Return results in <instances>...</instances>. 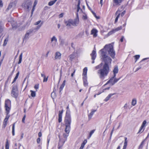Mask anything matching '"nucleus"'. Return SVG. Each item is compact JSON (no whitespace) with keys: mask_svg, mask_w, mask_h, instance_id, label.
Returning <instances> with one entry per match:
<instances>
[{"mask_svg":"<svg viewBox=\"0 0 149 149\" xmlns=\"http://www.w3.org/2000/svg\"><path fill=\"white\" fill-rule=\"evenodd\" d=\"M19 74V72H18L16 74V76L15 77V79H17V78L18 77Z\"/></svg>","mask_w":149,"mask_h":149,"instance_id":"55","label":"nucleus"},{"mask_svg":"<svg viewBox=\"0 0 149 149\" xmlns=\"http://www.w3.org/2000/svg\"><path fill=\"white\" fill-rule=\"evenodd\" d=\"M144 128L141 126L138 133H142L144 131Z\"/></svg>","mask_w":149,"mask_h":149,"instance_id":"32","label":"nucleus"},{"mask_svg":"<svg viewBox=\"0 0 149 149\" xmlns=\"http://www.w3.org/2000/svg\"><path fill=\"white\" fill-rule=\"evenodd\" d=\"M134 57L136 59V61H135V62H136L137 61V60L139 58V57H140V55H136L134 56Z\"/></svg>","mask_w":149,"mask_h":149,"instance_id":"44","label":"nucleus"},{"mask_svg":"<svg viewBox=\"0 0 149 149\" xmlns=\"http://www.w3.org/2000/svg\"><path fill=\"white\" fill-rule=\"evenodd\" d=\"M39 88V86L38 85H36L34 86V88L36 89V90L38 89Z\"/></svg>","mask_w":149,"mask_h":149,"instance_id":"58","label":"nucleus"},{"mask_svg":"<svg viewBox=\"0 0 149 149\" xmlns=\"http://www.w3.org/2000/svg\"><path fill=\"white\" fill-rule=\"evenodd\" d=\"M84 143H82L79 149H83L84 148Z\"/></svg>","mask_w":149,"mask_h":149,"instance_id":"48","label":"nucleus"},{"mask_svg":"<svg viewBox=\"0 0 149 149\" xmlns=\"http://www.w3.org/2000/svg\"><path fill=\"white\" fill-rule=\"evenodd\" d=\"M59 41L60 42V45L61 46H63L65 43L64 39L60 38H59Z\"/></svg>","mask_w":149,"mask_h":149,"instance_id":"24","label":"nucleus"},{"mask_svg":"<svg viewBox=\"0 0 149 149\" xmlns=\"http://www.w3.org/2000/svg\"><path fill=\"white\" fill-rule=\"evenodd\" d=\"M19 74V72H18L16 74V76L15 77V79H17V78L18 77Z\"/></svg>","mask_w":149,"mask_h":149,"instance_id":"53","label":"nucleus"},{"mask_svg":"<svg viewBox=\"0 0 149 149\" xmlns=\"http://www.w3.org/2000/svg\"><path fill=\"white\" fill-rule=\"evenodd\" d=\"M11 95L12 97L15 98H17L18 96V91L16 85H13L11 92Z\"/></svg>","mask_w":149,"mask_h":149,"instance_id":"4","label":"nucleus"},{"mask_svg":"<svg viewBox=\"0 0 149 149\" xmlns=\"http://www.w3.org/2000/svg\"><path fill=\"white\" fill-rule=\"evenodd\" d=\"M63 15H64L63 13H61V14H60L59 15V18H61L63 16Z\"/></svg>","mask_w":149,"mask_h":149,"instance_id":"51","label":"nucleus"},{"mask_svg":"<svg viewBox=\"0 0 149 149\" xmlns=\"http://www.w3.org/2000/svg\"><path fill=\"white\" fill-rule=\"evenodd\" d=\"M57 0H54V1H51L49 2V3H48V5L49 6H52L56 2Z\"/></svg>","mask_w":149,"mask_h":149,"instance_id":"27","label":"nucleus"},{"mask_svg":"<svg viewBox=\"0 0 149 149\" xmlns=\"http://www.w3.org/2000/svg\"><path fill=\"white\" fill-rule=\"evenodd\" d=\"M125 142L124 143V146L123 147L126 148L127 145V137H125Z\"/></svg>","mask_w":149,"mask_h":149,"instance_id":"36","label":"nucleus"},{"mask_svg":"<svg viewBox=\"0 0 149 149\" xmlns=\"http://www.w3.org/2000/svg\"><path fill=\"white\" fill-rule=\"evenodd\" d=\"M75 71H76V70H75L71 74V77H73V75H74V73H75Z\"/></svg>","mask_w":149,"mask_h":149,"instance_id":"63","label":"nucleus"},{"mask_svg":"<svg viewBox=\"0 0 149 149\" xmlns=\"http://www.w3.org/2000/svg\"><path fill=\"white\" fill-rule=\"evenodd\" d=\"M84 35V33H80L79 35V36L80 37H82V36H83Z\"/></svg>","mask_w":149,"mask_h":149,"instance_id":"49","label":"nucleus"},{"mask_svg":"<svg viewBox=\"0 0 149 149\" xmlns=\"http://www.w3.org/2000/svg\"><path fill=\"white\" fill-rule=\"evenodd\" d=\"M80 0H79L78 1V3L77 5V12H79V10H81L80 9Z\"/></svg>","mask_w":149,"mask_h":149,"instance_id":"29","label":"nucleus"},{"mask_svg":"<svg viewBox=\"0 0 149 149\" xmlns=\"http://www.w3.org/2000/svg\"><path fill=\"white\" fill-rule=\"evenodd\" d=\"M114 93L113 94H110L108 95L105 98V99L104 100V101H105L106 102L110 98V97H111L113 95H114Z\"/></svg>","mask_w":149,"mask_h":149,"instance_id":"25","label":"nucleus"},{"mask_svg":"<svg viewBox=\"0 0 149 149\" xmlns=\"http://www.w3.org/2000/svg\"><path fill=\"white\" fill-rule=\"evenodd\" d=\"M91 59L93 60L92 63H94V60L95 59L96 56V54L95 49H94V50L92 51V53L91 54Z\"/></svg>","mask_w":149,"mask_h":149,"instance_id":"11","label":"nucleus"},{"mask_svg":"<svg viewBox=\"0 0 149 149\" xmlns=\"http://www.w3.org/2000/svg\"><path fill=\"white\" fill-rule=\"evenodd\" d=\"M6 149H9V143L8 139H6Z\"/></svg>","mask_w":149,"mask_h":149,"instance_id":"35","label":"nucleus"},{"mask_svg":"<svg viewBox=\"0 0 149 149\" xmlns=\"http://www.w3.org/2000/svg\"><path fill=\"white\" fill-rule=\"evenodd\" d=\"M90 10L91 11L93 15L96 19H99L100 17L99 16H97L96 14L94 13V12L92 10Z\"/></svg>","mask_w":149,"mask_h":149,"instance_id":"38","label":"nucleus"},{"mask_svg":"<svg viewBox=\"0 0 149 149\" xmlns=\"http://www.w3.org/2000/svg\"><path fill=\"white\" fill-rule=\"evenodd\" d=\"M11 102L9 99L6 100L5 101V107L6 111H10L11 108Z\"/></svg>","mask_w":149,"mask_h":149,"instance_id":"8","label":"nucleus"},{"mask_svg":"<svg viewBox=\"0 0 149 149\" xmlns=\"http://www.w3.org/2000/svg\"><path fill=\"white\" fill-rule=\"evenodd\" d=\"M115 77H114V76H113L110 79V80L107 81V82L105 84V85L107 84L108 83H110L111 84V85H114V84H113V83L114 82V78H115Z\"/></svg>","mask_w":149,"mask_h":149,"instance_id":"22","label":"nucleus"},{"mask_svg":"<svg viewBox=\"0 0 149 149\" xmlns=\"http://www.w3.org/2000/svg\"><path fill=\"white\" fill-rule=\"evenodd\" d=\"M26 115H25L22 119V122L23 123H25L24 121H25V119L26 118Z\"/></svg>","mask_w":149,"mask_h":149,"instance_id":"47","label":"nucleus"},{"mask_svg":"<svg viewBox=\"0 0 149 149\" xmlns=\"http://www.w3.org/2000/svg\"><path fill=\"white\" fill-rule=\"evenodd\" d=\"M44 79L43 80V81L44 82H46L47 80V78H46V77H45L43 78Z\"/></svg>","mask_w":149,"mask_h":149,"instance_id":"56","label":"nucleus"},{"mask_svg":"<svg viewBox=\"0 0 149 149\" xmlns=\"http://www.w3.org/2000/svg\"><path fill=\"white\" fill-rule=\"evenodd\" d=\"M40 141V138H38L37 139V142L38 143H39Z\"/></svg>","mask_w":149,"mask_h":149,"instance_id":"50","label":"nucleus"},{"mask_svg":"<svg viewBox=\"0 0 149 149\" xmlns=\"http://www.w3.org/2000/svg\"><path fill=\"white\" fill-rule=\"evenodd\" d=\"M32 2L29 1H26L22 4V6L25 9L28 10H30L31 8Z\"/></svg>","mask_w":149,"mask_h":149,"instance_id":"6","label":"nucleus"},{"mask_svg":"<svg viewBox=\"0 0 149 149\" xmlns=\"http://www.w3.org/2000/svg\"><path fill=\"white\" fill-rule=\"evenodd\" d=\"M97 30L95 29H93L91 31V34L93 35V36L94 37H96L97 34Z\"/></svg>","mask_w":149,"mask_h":149,"instance_id":"20","label":"nucleus"},{"mask_svg":"<svg viewBox=\"0 0 149 149\" xmlns=\"http://www.w3.org/2000/svg\"><path fill=\"white\" fill-rule=\"evenodd\" d=\"M30 91L31 92V96L33 97H35L36 95L35 92L32 90H30Z\"/></svg>","mask_w":149,"mask_h":149,"instance_id":"33","label":"nucleus"},{"mask_svg":"<svg viewBox=\"0 0 149 149\" xmlns=\"http://www.w3.org/2000/svg\"><path fill=\"white\" fill-rule=\"evenodd\" d=\"M61 54L59 52H57L55 53L54 58L55 59H59L61 58Z\"/></svg>","mask_w":149,"mask_h":149,"instance_id":"18","label":"nucleus"},{"mask_svg":"<svg viewBox=\"0 0 149 149\" xmlns=\"http://www.w3.org/2000/svg\"><path fill=\"white\" fill-rule=\"evenodd\" d=\"M75 57L74 54H72L69 56L70 59L71 60L73 59Z\"/></svg>","mask_w":149,"mask_h":149,"instance_id":"34","label":"nucleus"},{"mask_svg":"<svg viewBox=\"0 0 149 149\" xmlns=\"http://www.w3.org/2000/svg\"><path fill=\"white\" fill-rule=\"evenodd\" d=\"M136 99H133L132 100V104L134 106L136 104Z\"/></svg>","mask_w":149,"mask_h":149,"instance_id":"37","label":"nucleus"},{"mask_svg":"<svg viewBox=\"0 0 149 149\" xmlns=\"http://www.w3.org/2000/svg\"><path fill=\"white\" fill-rule=\"evenodd\" d=\"M124 39V37L123 36H122L121 39H120V41L122 42L123 41V39Z\"/></svg>","mask_w":149,"mask_h":149,"instance_id":"61","label":"nucleus"},{"mask_svg":"<svg viewBox=\"0 0 149 149\" xmlns=\"http://www.w3.org/2000/svg\"><path fill=\"white\" fill-rule=\"evenodd\" d=\"M22 53H21L20 54V55L19 56V61L18 62V64H19L21 63L22 61Z\"/></svg>","mask_w":149,"mask_h":149,"instance_id":"31","label":"nucleus"},{"mask_svg":"<svg viewBox=\"0 0 149 149\" xmlns=\"http://www.w3.org/2000/svg\"><path fill=\"white\" fill-rule=\"evenodd\" d=\"M7 125V123L6 122H3V126L4 128H5Z\"/></svg>","mask_w":149,"mask_h":149,"instance_id":"57","label":"nucleus"},{"mask_svg":"<svg viewBox=\"0 0 149 149\" xmlns=\"http://www.w3.org/2000/svg\"><path fill=\"white\" fill-rule=\"evenodd\" d=\"M113 3L116 6H119L122 2V0H113Z\"/></svg>","mask_w":149,"mask_h":149,"instance_id":"17","label":"nucleus"},{"mask_svg":"<svg viewBox=\"0 0 149 149\" xmlns=\"http://www.w3.org/2000/svg\"><path fill=\"white\" fill-rule=\"evenodd\" d=\"M38 135L39 137H40L42 136V134L41 132H39L38 133Z\"/></svg>","mask_w":149,"mask_h":149,"instance_id":"64","label":"nucleus"},{"mask_svg":"<svg viewBox=\"0 0 149 149\" xmlns=\"http://www.w3.org/2000/svg\"><path fill=\"white\" fill-rule=\"evenodd\" d=\"M43 24V22L41 20H39L38 21L36 22L34 24V25L38 26L35 29L38 30L41 27L42 25Z\"/></svg>","mask_w":149,"mask_h":149,"instance_id":"12","label":"nucleus"},{"mask_svg":"<svg viewBox=\"0 0 149 149\" xmlns=\"http://www.w3.org/2000/svg\"><path fill=\"white\" fill-rule=\"evenodd\" d=\"M68 136V134L67 133H64L63 134V136L66 139H67Z\"/></svg>","mask_w":149,"mask_h":149,"instance_id":"45","label":"nucleus"},{"mask_svg":"<svg viewBox=\"0 0 149 149\" xmlns=\"http://www.w3.org/2000/svg\"><path fill=\"white\" fill-rule=\"evenodd\" d=\"M57 41V40L56 36H53L51 39V42L52 43V47H54L56 46Z\"/></svg>","mask_w":149,"mask_h":149,"instance_id":"10","label":"nucleus"},{"mask_svg":"<svg viewBox=\"0 0 149 149\" xmlns=\"http://www.w3.org/2000/svg\"><path fill=\"white\" fill-rule=\"evenodd\" d=\"M13 28L14 29H18V31H22L24 30L25 28V26H20L18 25L16 23L15 24L12 23L11 24Z\"/></svg>","mask_w":149,"mask_h":149,"instance_id":"7","label":"nucleus"},{"mask_svg":"<svg viewBox=\"0 0 149 149\" xmlns=\"http://www.w3.org/2000/svg\"><path fill=\"white\" fill-rule=\"evenodd\" d=\"M127 103L125 104V105H124V106L123 107L125 109H126L127 108Z\"/></svg>","mask_w":149,"mask_h":149,"instance_id":"62","label":"nucleus"},{"mask_svg":"<svg viewBox=\"0 0 149 149\" xmlns=\"http://www.w3.org/2000/svg\"><path fill=\"white\" fill-rule=\"evenodd\" d=\"M64 122L65 125H70L71 123V119L70 110H68L66 111Z\"/></svg>","mask_w":149,"mask_h":149,"instance_id":"3","label":"nucleus"},{"mask_svg":"<svg viewBox=\"0 0 149 149\" xmlns=\"http://www.w3.org/2000/svg\"><path fill=\"white\" fill-rule=\"evenodd\" d=\"M96 111L97 110L96 109H92L91 110V112L88 115V119L89 120L91 119L95 112H96Z\"/></svg>","mask_w":149,"mask_h":149,"instance_id":"15","label":"nucleus"},{"mask_svg":"<svg viewBox=\"0 0 149 149\" xmlns=\"http://www.w3.org/2000/svg\"><path fill=\"white\" fill-rule=\"evenodd\" d=\"M118 67L117 66L115 67L113 70V72L114 74V77H116V74L118 72Z\"/></svg>","mask_w":149,"mask_h":149,"instance_id":"23","label":"nucleus"},{"mask_svg":"<svg viewBox=\"0 0 149 149\" xmlns=\"http://www.w3.org/2000/svg\"><path fill=\"white\" fill-rule=\"evenodd\" d=\"M102 66V63H100L99 65H98L96 67H95V69L96 70H97V69H99V68H100Z\"/></svg>","mask_w":149,"mask_h":149,"instance_id":"40","label":"nucleus"},{"mask_svg":"<svg viewBox=\"0 0 149 149\" xmlns=\"http://www.w3.org/2000/svg\"><path fill=\"white\" fill-rule=\"evenodd\" d=\"M113 43L106 45L104 48L101 49L100 52H101V59L104 62L102 69L98 70L97 74L100 78L101 79H104L105 76L108 74L109 71V65L111 63V59L106 54L105 50L108 51L109 54L113 58L115 55V52L113 49Z\"/></svg>","mask_w":149,"mask_h":149,"instance_id":"1","label":"nucleus"},{"mask_svg":"<svg viewBox=\"0 0 149 149\" xmlns=\"http://www.w3.org/2000/svg\"><path fill=\"white\" fill-rule=\"evenodd\" d=\"M87 67L85 68L83 70V80L84 85V86H88V83L87 80Z\"/></svg>","mask_w":149,"mask_h":149,"instance_id":"5","label":"nucleus"},{"mask_svg":"<svg viewBox=\"0 0 149 149\" xmlns=\"http://www.w3.org/2000/svg\"><path fill=\"white\" fill-rule=\"evenodd\" d=\"M143 141L141 142V144L139 146V147L140 148H141L142 147L143 145Z\"/></svg>","mask_w":149,"mask_h":149,"instance_id":"60","label":"nucleus"},{"mask_svg":"<svg viewBox=\"0 0 149 149\" xmlns=\"http://www.w3.org/2000/svg\"><path fill=\"white\" fill-rule=\"evenodd\" d=\"M3 26L0 23V32H1L3 31Z\"/></svg>","mask_w":149,"mask_h":149,"instance_id":"42","label":"nucleus"},{"mask_svg":"<svg viewBox=\"0 0 149 149\" xmlns=\"http://www.w3.org/2000/svg\"><path fill=\"white\" fill-rule=\"evenodd\" d=\"M120 11L119 10H117L115 13V15L116 16L115 19H117L119 17L121 18L123 17L125 13V11L124 10L122 12L120 13Z\"/></svg>","mask_w":149,"mask_h":149,"instance_id":"9","label":"nucleus"},{"mask_svg":"<svg viewBox=\"0 0 149 149\" xmlns=\"http://www.w3.org/2000/svg\"><path fill=\"white\" fill-rule=\"evenodd\" d=\"M10 111H6V117L5 118H6L8 120V119L9 117H10V115L8 114L10 112Z\"/></svg>","mask_w":149,"mask_h":149,"instance_id":"30","label":"nucleus"},{"mask_svg":"<svg viewBox=\"0 0 149 149\" xmlns=\"http://www.w3.org/2000/svg\"><path fill=\"white\" fill-rule=\"evenodd\" d=\"M19 74V72H18L16 74V76L15 77V79H17V78L18 77Z\"/></svg>","mask_w":149,"mask_h":149,"instance_id":"54","label":"nucleus"},{"mask_svg":"<svg viewBox=\"0 0 149 149\" xmlns=\"http://www.w3.org/2000/svg\"><path fill=\"white\" fill-rule=\"evenodd\" d=\"M65 132L66 133L69 134L70 132V125H65Z\"/></svg>","mask_w":149,"mask_h":149,"instance_id":"21","label":"nucleus"},{"mask_svg":"<svg viewBox=\"0 0 149 149\" xmlns=\"http://www.w3.org/2000/svg\"><path fill=\"white\" fill-rule=\"evenodd\" d=\"M65 81L64 80L62 84V85H61V86L60 87V92H61L63 89V87H64V86L65 85Z\"/></svg>","mask_w":149,"mask_h":149,"instance_id":"26","label":"nucleus"},{"mask_svg":"<svg viewBox=\"0 0 149 149\" xmlns=\"http://www.w3.org/2000/svg\"><path fill=\"white\" fill-rule=\"evenodd\" d=\"M33 30L34 29H30L28 30L25 35L24 38L25 39H28L29 38V36L33 32Z\"/></svg>","mask_w":149,"mask_h":149,"instance_id":"14","label":"nucleus"},{"mask_svg":"<svg viewBox=\"0 0 149 149\" xmlns=\"http://www.w3.org/2000/svg\"><path fill=\"white\" fill-rule=\"evenodd\" d=\"M15 6V3L13 2H10L9 5H8V6L7 8L6 9V11H8L12 7Z\"/></svg>","mask_w":149,"mask_h":149,"instance_id":"19","label":"nucleus"},{"mask_svg":"<svg viewBox=\"0 0 149 149\" xmlns=\"http://www.w3.org/2000/svg\"><path fill=\"white\" fill-rule=\"evenodd\" d=\"M147 123L146 121V120H144L141 126L143 127H145L146 125V124Z\"/></svg>","mask_w":149,"mask_h":149,"instance_id":"39","label":"nucleus"},{"mask_svg":"<svg viewBox=\"0 0 149 149\" xmlns=\"http://www.w3.org/2000/svg\"><path fill=\"white\" fill-rule=\"evenodd\" d=\"M3 6V3L2 1L0 0V7H2Z\"/></svg>","mask_w":149,"mask_h":149,"instance_id":"52","label":"nucleus"},{"mask_svg":"<svg viewBox=\"0 0 149 149\" xmlns=\"http://www.w3.org/2000/svg\"><path fill=\"white\" fill-rule=\"evenodd\" d=\"M79 22V19H67L65 20V24L68 28H71L72 26H77Z\"/></svg>","mask_w":149,"mask_h":149,"instance_id":"2","label":"nucleus"},{"mask_svg":"<svg viewBox=\"0 0 149 149\" xmlns=\"http://www.w3.org/2000/svg\"><path fill=\"white\" fill-rule=\"evenodd\" d=\"M120 79V78L118 79H116L115 77L114 79V82L113 83V84H114L116 83Z\"/></svg>","mask_w":149,"mask_h":149,"instance_id":"41","label":"nucleus"},{"mask_svg":"<svg viewBox=\"0 0 149 149\" xmlns=\"http://www.w3.org/2000/svg\"><path fill=\"white\" fill-rule=\"evenodd\" d=\"M49 8H50L48 6H46L45 7L44 9L45 10H47L49 9Z\"/></svg>","mask_w":149,"mask_h":149,"instance_id":"59","label":"nucleus"},{"mask_svg":"<svg viewBox=\"0 0 149 149\" xmlns=\"http://www.w3.org/2000/svg\"><path fill=\"white\" fill-rule=\"evenodd\" d=\"M8 40L5 39L4 41V43L3 44V45L4 46H6L7 43V42H8Z\"/></svg>","mask_w":149,"mask_h":149,"instance_id":"46","label":"nucleus"},{"mask_svg":"<svg viewBox=\"0 0 149 149\" xmlns=\"http://www.w3.org/2000/svg\"><path fill=\"white\" fill-rule=\"evenodd\" d=\"M95 131V130H91L90 133L89 134V138L91 137V136L92 134L94 133V131Z\"/></svg>","mask_w":149,"mask_h":149,"instance_id":"43","label":"nucleus"},{"mask_svg":"<svg viewBox=\"0 0 149 149\" xmlns=\"http://www.w3.org/2000/svg\"><path fill=\"white\" fill-rule=\"evenodd\" d=\"M63 110L59 111V113L58 115V121L59 123H60L62 121V115L63 113Z\"/></svg>","mask_w":149,"mask_h":149,"instance_id":"16","label":"nucleus"},{"mask_svg":"<svg viewBox=\"0 0 149 149\" xmlns=\"http://www.w3.org/2000/svg\"><path fill=\"white\" fill-rule=\"evenodd\" d=\"M122 29V27L119 26L116 28L112 29L111 31H110L108 33V35H110L114 33L115 32L121 30Z\"/></svg>","mask_w":149,"mask_h":149,"instance_id":"13","label":"nucleus"},{"mask_svg":"<svg viewBox=\"0 0 149 149\" xmlns=\"http://www.w3.org/2000/svg\"><path fill=\"white\" fill-rule=\"evenodd\" d=\"M15 123H14L13 125L12 128V133L13 136L15 135Z\"/></svg>","mask_w":149,"mask_h":149,"instance_id":"28","label":"nucleus"}]
</instances>
